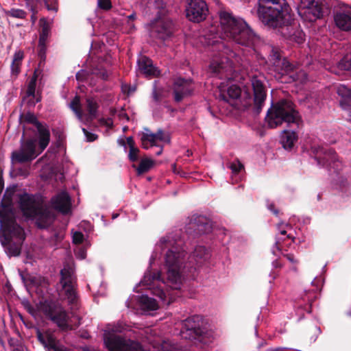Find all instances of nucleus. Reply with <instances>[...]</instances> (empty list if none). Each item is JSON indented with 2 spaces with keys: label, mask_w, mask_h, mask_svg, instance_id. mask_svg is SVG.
Listing matches in <instances>:
<instances>
[{
  "label": "nucleus",
  "mask_w": 351,
  "mask_h": 351,
  "mask_svg": "<svg viewBox=\"0 0 351 351\" xmlns=\"http://www.w3.org/2000/svg\"><path fill=\"white\" fill-rule=\"evenodd\" d=\"M311 155L319 166L328 169L330 171L333 170L335 173H339L341 169V162L339 160L335 151L332 148L315 145L311 147Z\"/></svg>",
  "instance_id": "obj_9"
},
{
  "label": "nucleus",
  "mask_w": 351,
  "mask_h": 351,
  "mask_svg": "<svg viewBox=\"0 0 351 351\" xmlns=\"http://www.w3.org/2000/svg\"><path fill=\"white\" fill-rule=\"evenodd\" d=\"M14 189H7L0 203V243L9 256H18L25 239L23 228L13 217Z\"/></svg>",
  "instance_id": "obj_2"
},
{
  "label": "nucleus",
  "mask_w": 351,
  "mask_h": 351,
  "mask_svg": "<svg viewBox=\"0 0 351 351\" xmlns=\"http://www.w3.org/2000/svg\"><path fill=\"white\" fill-rule=\"evenodd\" d=\"M23 58H24L23 51L19 50L14 53L12 61L22 63V60H23Z\"/></svg>",
  "instance_id": "obj_55"
},
{
  "label": "nucleus",
  "mask_w": 351,
  "mask_h": 351,
  "mask_svg": "<svg viewBox=\"0 0 351 351\" xmlns=\"http://www.w3.org/2000/svg\"><path fill=\"white\" fill-rule=\"evenodd\" d=\"M340 70L351 71V54L344 56L338 63Z\"/></svg>",
  "instance_id": "obj_40"
},
{
  "label": "nucleus",
  "mask_w": 351,
  "mask_h": 351,
  "mask_svg": "<svg viewBox=\"0 0 351 351\" xmlns=\"http://www.w3.org/2000/svg\"><path fill=\"white\" fill-rule=\"evenodd\" d=\"M158 138V141H165V134L164 131L162 129L158 130V131L155 133Z\"/></svg>",
  "instance_id": "obj_60"
},
{
  "label": "nucleus",
  "mask_w": 351,
  "mask_h": 351,
  "mask_svg": "<svg viewBox=\"0 0 351 351\" xmlns=\"http://www.w3.org/2000/svg\"><path fill=\"white\" fill-rule=\"evenodd\" d=\"M334 20L338 28L343 31L351 30V12H338L334 16Z\"/></svg>",
  "instance_id": "obj_25"
},
{
  "label": "nucleus",
  "mask_w": 351,
  "mask_h": 351,
  "mask_svg": "<svg viewBox=\"0 0 351 351\" xmlns=\"http://www.w3.org/2000/svg\"><path fill=\"white\" fill-rule=\"evenodd\" d=\"M317 288H316L315 289L305 291L302 299L304 301H306L311 304L317 299Z\"/></svg>",
  "instance_id": "obj_43"
},
{
  "label": "nucleus",
  "mask_w": 351,
  "mask_h": 351,
  "mask_svg": "<svg viewBox=\"0 0 351 351\" xmlns=\"http://www.w3.org/2000/svg\"><path fill=\"white\" fill-rule=\"evenodd\" d=\"M204 321L202 317L199 315H194L186 318L183 323L181 330L182 336L190 340H201L204 333L203 328Z\"/></svg>",
  "instance_id": "obj_13"
},
{
  "label": "nucleus",
  "mask_w": 351,
  "mask_h": 351,
  "mask_svg": "<svg viewBox=\"0 0 351 351\" xmlns=\"http://www.w3.org/2000/svg\"><path fill=\"white\" fill-rule=\"evenodd\" d=\"M140 149L136 147L134 148L130 149L128 153V159L130 162H134L138 160V154Z\"/></svg>",
  "instance_id": "obj_47"
},
{
  "label": "nucleus",
  "mask_w": 351,
  "mask_h": 351,
  "mask_svg": "<svg viewBox=\"0 0 351 351\" xmlns=\"http://www.w3.org/2000/svg\"><path fill=\"white\" fill-rule=\"evenodd\" d=\"M269 128H276L283 123H295L298 127L302 123V120L296 106L293 101L286 99L272 103L265 117Z\"/></svg>",
  "instance_id": "obj_5"
},
{
  "label": "nucleus",
  "mask_w": 351,
  "mask_h": 351,
  "mask_svg": "<svg viewBox=\"0 0 351 351\" xmlns=\"http://www.w3.org/2000/svg\"><path fill=\"white\" fill-rule=\"evenodd\" d=\"M304 13L311 14L312 17H310L309 20L315 21L317 19L322 18L324 11L321 3H318L317 1H312L308 3V5L306 8Z\"/></svg>",
  "instance_id": "obj_28"
},
{
  "label": "nucleus",
  "mask_w": 351,
  "mask_h": 351,
  "mask_svg": "<svg viewBox=\"0 0 351 351\" xmlns=\"http://www.w3.org/2000/svg\"><path fill=\"white\" fill-rule=\"evenodd\" d=\"M84 241V234L81 232H75L73 235V242L75 244H80Z\"/></svg>",
  "instance_id": "obj_52"
},
{
  "label": "nucleus",
  "mask_w": 351,
  "mask_h": 351,
  "mask_svg": "<svg viewBox=\"0 0 351 351\" xmlns=\"http://www.w3.org/2000/svg\"><path fill=\"white\" fill-rule=\"evenodd\" d=\"M241 58L233 51H230L228 57L213 60L209 66L210 72L220 79L229 78L234 65L239 64Z\"/></svg>",
  "instance_id": "obj_11"
},
{
  "label": "nucleus",
  "mask_w": 351,
  "mask_h": 351,
  "mask_svg": "<svg viewBox=\"0 0 351 351\" xmlns=\"http://www.w3.org/2000/svg\"><path fill=\"white\" fill-rule=\"evenodd\" d=\"M98 7L104 10H109L112 8L111 0H98Z\"/></svg>",
  "instance_id": "obj_51"
},
{
  "label": "nucleus",
  "mask_w": 351,
  "mask_h": 351,
  "mask_svg": "<svg viewBox=\"0 0 351 351\" xmlns=\"http://www.w3.org/2000/svg\"><path fill=\"white\" fill-rule=\"evenodd\" d=\"M36 141L34 138L25 139V132H23L19 149L12 152V162L22 164L30 162L35 159L42 152L40 149L37 152Z\"/></svg>",
  "instance_id": "obj_10"
},
{
  "label": "nucleus",
  "mask_w": 351,
  "mask_h": 351,
  "mask_svg": "<svg viewBox=\"0 0 351 351\" xmlns=\"http://www.w3.org/2000/svg\"><path fill=\"white\" fill-rule=\"evenodd\" d=\"M276 67L282 75L288 74L294 69V66L286 58H282L280 61V66Z\"/></svg>",
  "instance_id": "obj_37"
},
{
  "label": "nucleus",
  "mask_w": 351,
  "mask_h": 351,
  "mask_svg": "<svg viewBox=\"0 0 351 351\" xmlns=\"http://www.w3.org/2000/svg\"><path fill=\"white\" fill-rule=\"evenodd\" d=\"M174 99L176 102H180L184 97L189 96L193 90L191 80L178 78L173 84Z\"/></svg>",
  "instance_id": "obj_19"
},
{
  "label": "nucleus",
  "mask_w": 351,
  "mask_h": 351,
  "mask_svg": "<svg viewBox=\"0 0 351 351\" xmlns=\"http://www.w3.org/2000/svg\"><path fill=\"white\" fill-rule=\"evenodd\" d=\"M232 170V173L238 174L241 170L244 169V165L241 162L239 159H236L234 162H231L228 166Z\"/></svg>",
  "instance_id": "obj_44"
},
{
  "label": "nucleus",
  "mask_w": 351,
  "mask_h": 351,
  "mask_svg": "<svg viewBox=\"0 0 351 351\" xmlns=\"http://www.w3.org/2000/svg\"><path fill=\"white\" fill-rule=\"evenodd\" d=\"M21 62H12L11 64V76L14 77V79L17 77L19 74L21 73Z\"/></svg>",
  "instance_id": "obj_48"
},
{
  "label": "nucleus",
  "mask_w": 351,
  "mask_h": 351,
  "mask_svg": "<svg viewBox=\"0 0 351 351\" xmlns=\"http://www.w3.org/2000/svg\"><path fill=\"white\" fill-rule=\"evenodd\" d=\"M154 165V161L152 159L145 158H143L138 166L133 164L132 167L136 170L137 175L140 176L147 173Z\"/></svg>",
  "instance_id": "obj_31"
},
{
  "label": "nucleus",
  "mask_w": 351,
  "mask_h": 351,
  "mask_svg": "<svg viewBox=\"0 0 351 351\" xmlns=\"http://www.w3.org/2000/svg\"><path fill=\"white\" fill-rule=\"evenodd\" d=\"M104 343L109 351H149L144 349L139 342L119 335L105 338Z\"/></svg>",
  "instance_id": "obj_12"
},
{
  "label": "nucleus",
  "mask_w": 351,
  "mask_h": 351,
  "mask_svg": "<svg viewBox=\"0 0 351 351\" xmlns=\"http://www.w3.org/2000/svg\"><path fill=\"white\" fill-rule=\"evenodd\" d=\"M227 94L232 99H238L241 94V90L239 86L232 85L228 88Z\"/></svg>",
  "instance_id": "obj_42"
},
{
  "label": "nucleus",
  "mask_w": 351,
  "mask_h": 351,
  "mask_svg": "<svg viewBox=\"0 0 351 351\" xmlns=\"http://www.w3.org/2000/svg\"><path fill=\"white\" fill-rule=\"evenodd\" d=\"M161 247L163 250L167 249L165 253V266L167 267V280L171 283L173 289H180L182 281V273L186 267L195 270L207 260L210 255L208 250L204 246H197L188 258V262L182 266L186 252L176 245L175 242L167 241L165 239L160 240Z\"/></svg>",
  "instance_id": "obj_1"
},
{
  "label": "nucleus",
  "mask_w": 351,
  "mask_h": 351,
  "mask_svg": "<svg viewBox=\"0 0 351 351\" xmlns=\"http://www.w3.org/2000/svg\"><path fill=\"white\" fill-rule=\"evenodd\" d=\"M126 145H128L130 149L136 147L135 145V142L132 136H128L126 138Z\"/></svg>",
  "instance_id": "obj_58"
},
{
  "label": "nucleus",
  "mask_w": 351,
  "mask_h": 351,
  "mask_svg": "<svg viewBox=\"0 0 351 351\" xmlns=\"http://www.w3.org/2000/svg\"><path fill=\"white\" fill-rule=\"evenodd\" d=\"M281 242L282 239L279 237H277L275 242V246L278 250H281Z\"/></svg>",
  "instance_id": "obj_64"
},
{
  "label": "nucleus",
  "mask_w": 351,
  "mask_h": 351,
  "mask_svg": "<svg viewBox=\"0 0 351 351\" xmlns=\"http://www.w3.org/2000/svg\"><path fill=\"white\" fill-rule=\"evenodd\" d=\"M99 122L101 125H106L110 128L113 126V121L111 118H101L99 119Z\"/></svg>",
  "instance_id": "obj_54"
},
{
  "label": "nucleus",
  "mask_w": 351,
  "mask_h": 351,
  "mask_svg": "<svg viewBox=\"0 0 351 351\" xmlns=\"http://www.w3.org/2000/svg\"><path fill=\"white\" fill-rule=\"evenodd\" d=\"M268 209L273 213V214L276 216H278L279 214V210L276 208L274 203H271L267 206Z\"/></svg>",
  "instance_id": "obj_59"
},
{
  "label": "nucleus",
  "mask_w": 351,
  "mask_h": 351,
  "mask_svg": "<svg viewBox=\"0 0 351 351\" xmlns=\"http://www.w3.org/2000/svg\"><path fill=\"white\" fill-rule=\"evenodd\" d=\"M285 257L287 258L288 261H289L291 263H298V261L295 259V256L293 254H287L284 255Z\"/></svg>",
  "instance_id": "obj_61"
},
{
  "label": "nucleus",
  "mask_w": 351,
  "mask_h": 351,
  "mask_svg": "<svg viewBox=\"0 0 351 351\" xmlns=\"http://www.w3.org/2000/svg\"><path fill=\"white\" fill-rule=\"evenodd\" d=\"M298 134L294 131L284 130L281 136V144L284 149L291 150L298 141Z\"/></svg>",
  "instance_id": "obj_27"
},
{
  "label": "nucleus",
  "mask_w": 351,
  "mask_h": 351,
  "mask_svg": "<svg viewBox=\"0 0 351 351\" xmlns=\"http://www.w3.org/2000/svg\"><path fill=\"white\" fill-rule=\"evenodd\" d=\"M20 276L23 282L25 284L31 286H38L39 285L38 279L36 276H34L28 273H20Z\"/></svg>",
  "instance_id": "obj_38"
},
{
  "label": "nucleus",
  "mask_w": 351,
  "mask_h": 351,
  "mask_svg": "<svg viewBox=\"0 0 351 351\" xmlns=\"http://www.w3.org/2000/svg\"><path fill=\"white\" fill-rule=\"evenodd\" d=\"M5 14L7 16L19 19H25L27 16V13L25 10L19 8H11L6 10Z\"/></svg>",
  "instance_id": "obj_35"
},
{
  "label": "nucleus",
  "mask_w": 351,
  "mask_h": 351,
  "mask_svg": "<svg viewBox=\"0 0 351 351\" xmlns=\"http://www.w3.org/2000/svg\"><path fill=\"white\" fill-rule=\"evenodd\" d=\"M82 131L84 133V134L87 138V141L89 142H93V141H95L98 137V136L97 134L89 132L85 128H82Z\"/></svg>",
  "instance_id": "obj_53"
},
{
  "label": "nucleus",
  "mask_w": 351,
  "mask_h": 351,
  "mask_svg": "<svg viewBox=\"0 0 351 351\" xmlns=\"http://www.w3.org/2000/svg\"><path fill=\"white\" fill-rule=\"evenodd\" d=\"M143 140L149 141L150 146H157L156 141H158L155 133H143Z\"/></svg>",
  "instance_id": "obj_46"
},
{
  "label": "nucleus",
  "mask_w": 351,
  "mask_h": 351,
  "mask_svg": "<svg viewBox=\"0 0 351 351\" xmlns=\"http://www.w3.org/2000/svg\"><path fill=\"white\" fill-rule=\"evenodd\" d=\"M219 21L223 38H229L239 45L254 50V46L258 42L259 37L244 20L236 18L228 12L221 11Z\"/></svg>",
  "instance_id": "obj_4"
},
{
  "label": "nucleus",
  "mask_w": 351,
  "mask_h": 351,
  "mask_svg": "<svg viewBox=\"0 0 351 351\" xmlns=\"http://www.w3.org/2000/svg\"><path fill=\"white\" fill-rule=\"evenodd\" d=\"M38 133V149L43 152L50 142V132L46 123H40L35 127Z\"/></svg>",
  "instance_id": "obj_22"
},
{
  "label": "nucleus",
  "mask_w": 351,
  "mask_h": 351,
  "mask_svg": "<svg viewBox=\"0 0 351 351\" xmlns=\"http://www.w3.org/2000/svg\"><path fill=\"white\" fill-rule=\"evenodd\" d=\"M37 8H34L33 10H30L32 12V14L31 16V21L33 24H34L36 21L37 20V16H36L37 13Z\"/></svg>",
  "instance_id": "obj_62"
},
{
  "label": "nucleus",
  "mask_w": 351,
  "mask_h": 351,
  "mask_svg": "<svg viewBox=\"0 0 351 351\" xmlns=\"http://www.w3.org/2000/svg\"><path fill=\"white\" fill-rule=\"evenodd\" d=\"M36 82H35V80L30 79L23 100L26 99L27 97H34L36 96Z\"/></svg>",
  "instance_id": "obj_41"
},
{
  "label": "nucleus",
  "mask_w": 351,
  "mask_h": 351,
  "mask_svg": "<svg viewBox=\"0 0 351 351\" xmlns=\"http://www.w3.org/2000/svg\"><path fill=\"white\" fill-rule=\"evenodd\" d=\"M60 282L64 290L68 304L71 306V308H77L78 295L73 285L71 273L69 269H61Z\"/></svg>",
  "instance_id": "obj_15"
},
{
  "label": "nucleus",
  "mask_w": 351,
  "mask_h": 351,
  "mask_svg": "<svg viewBox=\"0 0 351 351\" xmlns=\"http://www.w3.org/2000/svg\"><path fill=\"white\" fill-rule=\"evenodd\" d=\"M140 302L144 308L148 310L154 311L158 308V304L156 300L147 295H142L141 297Z\"/></svg>",
  "instance_id": "obj_34"
},
{
  "label": "nucleus",
  "mask_w": 351,
  "mask_h": 351,
  "mask_svg": "<svg viewBox=\"0 0 351 351\" xmlns=\"http://www.w3.org/2000/svg\"><path fill=\"white\" fill-rule=\"evenodd\" d=\"M38 56L41 60H45L46 58V51H47V43H41L38 42Z\"/></svg>",
  "instance_id": "obj_50"
},
{
  "label": "nucleus",
  "mask_w": 351,
  "mask_h": 351,
  "mask_svg": "<svg viewBox=\"0 0 351 351\" xmlns=\"http://www.w3.org/2000/svg\"><path fill=\"white\" fill-rule=\"evenodd\" d=\"M155 2L158 7L161 5L162 9L158 10L156 17L149 24V34L154 38L165 40L173 34V23L172 20L166 15V10L162 7L163 2L160 0H156Z\"/></svg>",
  "instance_id": "obj_8"
},
{
  "label": "nucleus",
  "mask_w": 351,
  "mask_h": 351,
  "mask_svg": "<svg viewBox=\"0 0 351 351\" xmlns=\"http://www.w3.org/2000/svg\"><path fill=\"white\" fill-rule=\"evenodd\" d=\"M293 21H292L290 24H287V26L283 27L279 34L286 39L295 41L298 43H302L304 41L302 32L301 31L296 30L295 25Z\"/></svg>",
  "instance_id": "obj_23"
},
{
  "label": "nucleus",
  "mask_w": 351,
  "mask_h": 351,
  "mask_svg": "<svg viewBox=\"0 0 351 351\" xmlns=\"http://www.w3.org/2000/svg\"><path fill=\"white\" fill-rule=\"evenodd\" d=\"M141 141L142 143V147L145 149H148L150 147V145H149V143L147 140H143V136H141Z\"/></svg>",
  "instance_id": "obj_63"
},
{
  "label": "nucleus",
  "mask_w": 351,
  "mask_h": 351,
  "mask_svg": "<svg viewBox=\"0 0 351 351\" xmlns=\"http://www.w3.org/2000/svg\"><path fill=\"white\" fill-rule=\"evenodd\" d=\"M19 205L23 215L36 219V226L40 229L47 228L53 220L54 216L49 208L33 195L27 193L21 195Z\"/></svg>",
  "instance_id": "obj_6"
},
{
  "label": "nucleus",
  "mask_w": 351,
  "mask_h": 351,
  "mask_svg": "<svg viewBox=\"0 0 351 351\" xmlns=\"http://www.w3.org/2000/svg\"><path fill=\"white\" fill-rule=\"evenodd\" d=\"M19 122L22 125L32 124L34 127L37 126L41 122L38 121L34 113L32 112H22L19 116ZM24 130H32L31 128H27L23 125Z\"/></svg>",
  "instance_id": "obj_29"
},
{
  "label": "nucleus",
  "mask_w": 351,
  "mask_h": 351,
  "mask_svg": "<svg viewBox=\"0 0 351 351\" xmlns=\"http://www.w3.org/2000/svg\"><path fill=\"white\" fill-rule=\"evenodd\" d=\"M20 2L25 4V5L29 9L33 10L34 8L45 7L51 11L57 12L58 5L56 0H19Z\"/></svg>",
  "instance_id": "obj_24"
},
{
  "label": "nucleus",
  "mask_w": 351,
  "mask_h": 351,
  "mask_svg": "<svg viewBox=\"0 0 351 351\" xmlns=\"http://www.w3.org/2000/svg\"><path fill=\"white\" fill-rule=\"evenodd\" d=\"M87 77V73L85 71L81 70L76 73V80L79 82H83Z\"/></svg>",
  "instance_id": "obj_56"
},
{
  "label": "nucleus",
  "mask_w": 351,
  "mask_h": 351,
  "mask_svg": "<svg viewBox=\"0 0 351 351\" xmlns=\"http://www.w3.org/2000/svg\"><path fill=\"white\" fill-rule=\"evenodd\" d=\"M256 14L265 26L278 33L293 21L291 9L286 0H259Z\"/></svg>",
  "instance_id": "obj_3"
},
{
  "label": "nucleus",
  "mask_w": 351,
  "mask_h": 351,
  "mask_svg": "<svg viewBox=\"0 0 351 351\" xmlns=\"http://www.w3.org/2000/svg\"><path fill=\"white\" fill-rule=\"evenodd\" d=\"M70 108L74 112L80 121L82 120L84 114L82 110L80 99L79 96H75L70 104Z\"/></svg>",
  "instance_id": "obj_33"
},
{
  "label": "nucleus",
  "mask_w": 351,
  "mask_h": 351,
  "mask_svg": "<svg viewBox=\"0 0 351 351\" xmlns=\"http://www.w3.org/2000/svg\"><path fill=\"white\" fill-rule=\"evenodd\" d=\"M51 206L63 215L71 212V199L66 191H61L51 198Z\"/></svg>",
  "instance_id": "obj_17"
},
{
  "label": "nucleus",
  "mask_w": 351,
  "mask_h": 351,
  "mask_svg": "<svg viewBox=\"0 0 351 351\" xmlns=\"http://www.w3.org/2000/svg\"><path fill=\"white\" fill-rule=\"evenodd\" d=\"M208 12V6L204 0H191L186 9V18L194 23L204 21Z\"/></svg>",
  "instance_id": "obj_16"
},
{
  "label": "nucleus",
  "mask_w": 351,
  "mask_h": 351,
  "mask_svg": "<svg viewBox=\"0 0 351 351\" xmlns=\"http://www.w3.org/2000/svg\"><path fill=\"white\" fill-rule=\"evenodd\" d=\"M251 82L253 89L252 110L256 114H259L267 98V90L264 83V77L253 75Z\"/></svg>",
  "instance_id": "obj_14"
},
{
  "label": "nucleus",
  "mask_w": 351,
  "mask_h": 351,
  "mask_svg": "<svg viewBox=\"0 0 351 351\" xmlns=\"http://www.w3.org/2000/svg\"><path fill=\"white\" fill-rule=\"evenodd\" d=\"M269 60L274 66H280V61L282 60L281 55L279 51L277 49L272 48L271 50V53L269 56Z\"/></svg>",
  "instance_id": "obj_39"
},
{
  "label": "nucleus",
  "mask_w": 351,
  "mask_h": 351,
  "mask_svg": "<svg viewBox=\"0 0 351 351\" xmlns=\"http://www.w3.org/2000/svg\"><path fill=\"white\" fill-rule=\"evenodd\" d=\"M36 337L38 341L47 351H69L66 347L60 344L55 335L50 332L42 333L40 330H38Z\"/></svg>",
  "instance_id": "obj_18"
},
{
  "label": "nucleus",
  "mask_w": 351,
  "mask_h": 351,
  "mask_svg": "<svg viewBox=\"0 0 351 351\" xmlns=\"http://www.w3.org/2000/svg\"><path fill=\"white\" fill-rule=\"evenodd\" d=\"M337 92L342 97V100L341 101V106L346 105L351 106V89L341 86L339 88Z\"/></svg>",
  "instance_id": "obj_32"
},
{
  "label": "nucleus",
  "mask_w": 351,
  "mask_h": 351,
  "mask_svg": "<svg viewBox=\"0 0 351 351\" xmlns=\"http://www.w3.org/2000/svg\"><path fill=\"white\" fill-rule=\"evenodd\" d=\"M154 294L158 297L161 300L165 301L167 298V296L169 295L167 291H165L163 288L156 287L154 290Z\"/></svg>",
  "instance_id": "obj_49"
},
{
  "label": "nucleus",
  "mask_w": 351,
  "mask_h": 351,
  "mask_svg": "<svg viewBox=\"0 0 351 351\" xmlns=\"http://www.w3.org/2000/svg\"><path fill=\"white\" fill-rule=\"evenodd\" d=\"M143 140L149 141L150 146H157L156 141H158L155 133H143Z\"/></svg>",
  "instance_id": "obj_45"
},
{
  "label": "nucleus",
  "mask_w": 351,
  "mask_h": 351,
  "mask_svg": "<svg viewBox=\"0 0 351 351\" xmlns=\"http://www.w3.org/2000/svg\"><path fill=\"white\" fill-rule=\"evenodd\" d=\"M160 278V273L159 271L152 273L151 271L146 272L142 280V283L145 285H151L155 281L159 280Z\"/></svg>",
  "instance_id": "obj_36"
},
{
  "label": "nucleus",
  "mask_w": 351,
  "mask_h": 351,
  "mask_svg": "<svg viewBox=\"0 0 351 351\" xmlns=\"http://www.w3.org/2000/svg\"><path fill=\"white\" fill-rule=\"evenodd\" d=\"M99 108V105L95 98L92 97L86 98V109L87 111L86 120L88 122H91L97 118Z\"/></svg>",
  "instance_id": "obj_26"
},
{
  "label": "nucleus",
  "mask_w": 351,
  "mask_h": 351,
  "mask_svg": "<svg viewBox=\"0 0 351 351\" xmlns=\"http://www.w3.org/2000/svg\"><path fill=\"white\" fill-rule=\"evenodd\" d=\"M39 24L40 29L39 32L38 42L41 43H47V40L51 33V27L49 23L45 18H42L40 19Z\"/></svg>",
  "instance_id": "obj_30"
},
{
  "label": "nucleus",
  "mask_w": 351,
  "mask_h": 351,
  "mask_svg": "<svg viewBox=\"0 0 351 351\" xmlns=\"http://www.w3.org/2000/svg\"><path fill=\"white\" fill-rule=\"evenodd\" d=\"M43 313L62 331L76 329L80 325L81 317L76 316L77 323L69 324V316L67 311L58 302L52 300H45L40 302Z\"/></svg>",
  "instance_id": "obj_7"
},
{
  "label": "nucleus",
  "mask_w": 351,
  "mask_h": 351,
  "mask_svg": "<svg viewBox=\"0 0 351 351\" xmlns=\"http://www.w3.org/2000/svg\"><path fill=\"white\" fill-rule=\"evenodd\" d=\"M138 71L147 77H157L160 71L154 65L152 59L146 56H141L137 60Z\"/></svg>",
  "instance_id": "obj_20"
},
{
  "label": "nucleus",
  "mask_w": 351,
  "mask_h": 351,
  "mask_svg": "<svg viewBox=\"0 0 351 351\" xmlns=\"http://www.w3.org/2000/svg\"><path fill=\"white\" fill-rule=\"evenodd\" d=\"M95 73L104 80H107L108 78V72L105 69L99 70L98 72H95Z\"/></svg>",
  "instance_id": "obj_57"
},
{
  "label": "nucleus",
  "mask_w": 351,
  "mask_h": 351,
  "mask_svg": "<svg viewBox=\"0 0 351 351\" xmlns=\"http://www.w3.org/2000/svg\"><path fill=\"white\" fill-rule=\"evenodd\" d=\"M189 229L193 230L196 234H207L211 231L212 225L207 217L193 215L189 223Z\"/></svg>",
  "instance_id": "obj_21"
}]
</instances>
